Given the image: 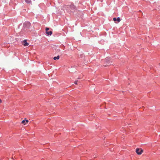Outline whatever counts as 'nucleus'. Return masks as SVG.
<instances>
[{
	"label": "nucleus",
	"instance_id": "8",
	"mask_svg": "<svg viewBox=\"0 0 160 160\" xmlns=\"http://www.w3.org/2000/svg\"><path fill=\"white\" fill-rule=\"evenodd\" d=\"M116 21H117L118 22H120L121 21V19L120 18L118 17L116 19Z\"/></svg>",
	"mask_w": 160,
	"mask_h": 160
},
{
	"label": "nucleus",
	"instance_id": "14",
	"mask_svg": "<svg viewBox=\"0 0 160 160\" xmlns=\"http://www.w3.org/2000/svg\"><path fill=\"white\" fill-rule=\"evenodd\" d=\"M2 102V100H1V99H0V103H1Z\"/></svg>",
	"mask_w": 160,
	"mask_h": 160
},
{
	"label": "nucleus",
	"instance_id": "6",
	"mask_svg": "<svg viewBox=\"0 0 160 160\" xmlns=\"http://www.w3.org/2000/svg\"><path fill=\"white\" fill-rule=\"evenodd\" d=\"M59 58V56H58L57 57H55L53 58V59L54 60L58 59Z\"/></svg>",
	"mask_w": 160,
	"mask_h": 160
},
{
	"label": "nucleus",
	"instance_id": "1",
	"mask_svg": "<svg viewBox=\"0 0 160 160\" xmlns=\"http://www.w3.org/2000/svg\"><path fill=\"white\" fill-rule=\"evenodd\" d=\"M67 10L68 12H74L76 10V7L73 4H71L70 6H68L67 7Z\"/></svg>",
	"mask_w": 160,
	"mask_h": 160
},
{
	"label": "nucleus",
	"instance_id": "4",
	"mask_svg": "<svg viewBox=\"0 0 160 160\" xmlns=\"http://www.w3.org/2000/svg\"><path fill=\"white\" fill-rule=\"evenodd\" d=\"M23 44L24 46H27L29 45V44L27 42L26 40H24L23 41Z\"/></svg>",
	"mask_w": 160,
	"mask_h": 160
},
{
	"label": "nucleus",
	"instance_id": "12",
	"mask_svg": "<svg viewBox=\"0 0 160 160\" xmlns=\"http://www.w3.org/2000/svg\"><path fill=\"white\" fill-rule=\"evenodd\" d=\"M49 28H46V32L48 31V30H49Z\"/></svg>",
	"mask_w": 160,
	"mask_h": 160
},
{
	"label": "nucleus",
	"instance_id": "2",
	"mask_svg": "<svg viewBox=\"0 0 160 160\" xmlns=\"http://www.w3.org/2000/svg\"><path fill=\"white\" fill-rule=\"evenodd\" d=\"M136 152L138 155H141L143 152V150L141 148H137L136 150Z\"/></svg>",
	"mask_w": 160,
	"mask_h": 160
},
{
	"label": "nucleus",
	"instance_id": "11",
	"mask_svg": "<svg viewBox=\"0 0 160 160\" xmlns=\"http://www.w3.org/2000/svg\"><path fill=\"white\" fill-rule=\"evenodd\" d=\"M74 83L75 84H77V83H78V81H75V82H74Z\"/></svg>",
	"mask_w": 160,
	"mask_h": 160
},
{
	"label": "nucleus",
	"instance_id": "5",
	"mask_svg": "<svg viewBox=\"0 0 160 160\" xmlns=\"http://www.w3.org/2000/svg\"><path fill=\"white\" fill-rule=\"evenodd\" d=\"M46 33L48 34V35H51L52 33V32L51 31H47L46 32Z\"/></svg>",
	"mask_w": 160,
	"mask_h": 160
},
{
	"label": "nucleus",
	"instance_id": "13",
	"mask_svg": "<svg viewBox=\"0 0 160 160\" xmlns=\"http://www.w3.org/2000/svg\"><path fill=\"white\" fill-rule=\"evenodd\" d=\"M26 122V123H28V120H25Z\"/></svg>",
	"mask_w": 160,
	"mask_h": 160
},
{
	"label": "nucleus",
	"instance_id": "7",
	"mask_svg": "<svg viewBox=\"0 0 160 160\" xmlns=\"http://www.w3.org/2000/svg\"><path fill=\"white\" fill-rule=\"evenodd\" d=\"M25 1L27 3H30L31 2V0H25Z\"/></svg>",
	"mask_w": 160,
	"mask_h": 160
},
{
	"label": "nucleus",
	"instance_id": "3",
	"mask_svg": "<svg viewBox=\"0 0 160 160\" xmlns=\"http://www.w3.org/2000/svg\"><path fill=\"white\" fill-rule=\"evenodd\" d=\"M31 26V23L29 22H25L23 24V26L25 28H29Z\"/></svg>",
	"mask_w": 160,
	"mask_h": 160
},
{
	"label": "nucleus",
	"instance_id": "10",
	"mask_svg": "<svg viewBox=\"0 0 160 160\" xmlns=\"http://www.w3.org/2000/svg\"><path fill=\"white\" fill-rule=\"evenodd\" d=\"M113 20L115 22L116 21V18H113Z\"/></svg>",
	"mask_w": 160,
	"mask_h": 160
},
{
	"label": "nucleus",
	"instance_id": "9",
	"mask_svg": "<svg viewBox=\"0 0 160 160\" xmlns=\"http://www.w3.org/2000/svg\"><path fill=\"white\" fill-rule=\"evenodd\" d=\"M22 124H23L24 125H25L26 123L25 120H23L22 121Z\"/></svg>",
	"mask_w": 160,
	"mask_h": 160
}]
</instances>
